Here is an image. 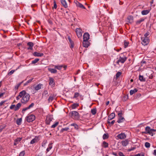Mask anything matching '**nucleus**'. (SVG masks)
Wrapping results in <instances>:
<instances>
[{
    "label": "nucleus",
    "mask_w": 156,
    "mask_h": 156,
    "mask_svg": "<svg viewBox=\"0 0 156 156\" xmlns=\"http://www.w3.org/2000/svg\"><path fill=\"white\" fill-rule=\"evenodd\" d=\"M19 96L21 98V103L23 104H26L29 101L30 97V94L24 90L20 92Z\"/></svg>",
    "instance_id": "1"
},
{
    "label": "nucleus",
    "mask_w": 156,
    "mask_h": 156,
    "mask_svg": "<svg viewBox=\"0 0 156 156\" xmlns=\"http://www.w3.org/2000/svg\"><path fill=\"white\" fill-rule=\"evenodd\" d=\"M127 58L122 53L119 55L117 61L116 62L119 65L120 63L123 64L127 60Z\"/></svg>",
    "instance_id": "2"
},
{
    "label": "nucleus",
    "mask_w": 156,
    "mask_h": 156,
    "mask_svg": "<svg viewBox=\"0 0 156 156\" xmlns=\"http://www.w3.org/2000/svg\"><path fill=\"white\" fill-rule=\"evenodd\" d=\"M69 115L75 120H78L80 119V115L76 111H73L70 112L69 113Z\"/></svg>",
    "instance_id": "3"
},
{
    "label": "nucleus",
    "mask_w": 156,
    "mask_h": 156,
    "mask_svg": "<svg viewBox=\"0 0 156 156\" xmlns=\"http://www.w3.org/2000/svg\"><path fill=\"white\" fill-rule=\"evenodd\" d=\"M145 131L143 132L145 134H148L152 136H153L154 134V132L156 131V130L152 129H151L150 127L149 126H147L146 127L145 129Z\"/></svg>",
    "instance_id": "4"
},
{
    "label": "nucleus",
    "mask_w": 156,
    "mask_h": 156,
    "mask_svg": "<svg viewBox=\"0 0 156 156\" xmlns=\"http://www.w3.org/2000/svg\"><path fill=\"white\" fill-rule=\"evenodd\" d=\"M119 118L117 122L118 123H121L124 122L125 120L124 118L122 117V111H121L118 113Z\"/></svg>",
    "instance_id": "5"
},
{
    "label": "nucleus",
    "mask_w": 156,
    "mask_h": 156,
    "mask_svg": "<svg viewBox=\"0 0 156 156\" xmlns=\"http://www.w3.org/2000/svg\"><path fill=\"white\" fill-rule=\"evenodd\" d=\"M35 119V116L33 114L28 115L26 117L27 121L28 122H32Z\"/></svg>",
    "instance_id": "6"
},
{
    "label": "nucleus",
    "mask_w": 156,
    "mask_h": 156,
    "mask_svg": "<svg viewBox=\"0 0 156 156\" xmlns=\"http://www.w3.org/2000/svg\"><path fill=\"white\" fill-rule=\"evenodd\" d=\"M141 40L142 41L141 43L144 45H146L149 42V39L148 37H141Z\"/></svg>",
    "instance_id": "7"
},
{
    "label": "nucleus",
    "mask_w": 156,
    "mask_h": 156,
    "mask_svg": "<svg viewBox=\"0 0 156 156\" xmlns=\"http://www.w3.org/2000/svg\"><path fill=\"white\" fill-rule=\"evenodd\" d=\"M76 35L79 38H81L82 34V30L80 28H76Z\"/></svg>",
    "instance_id": "8"
},
{
    "label": "nucleus",
    "mask_w": 156,
    "mask_h": 156,
    "mask_svg": "<svg viewBox=\"0 0 156 156\" xmlns=\"http://www.w3.org/2000/svg\"><path fill=\"white\" fill-rule=\"evenodd\" d=\"M53 119V116L52 115H50L47 116L46 118L45 122L46 124H49L52 121Z\"/></svg>",
    "instance_id": "9"
},
{
    "label": "nucleus",
    "mask_w": 156,
    "mask_h": 156,
    "mask_svg": "<svg viewBox=\"0 0 156 156\" xmlns=\"http://www.w3.org/2000/svg\"><path fill=\"white\" fill-rule=\"evenodd\" d=\"M117 137L118 139H125L126 137V135L125 133H121L118 134L117 136Z\"/></svg>",
    "instance_id": "10"
},
{
    "label": "nucleus",
    "mask_w": 156,
    "mask_h": 156,
    "mask_svg": "<svg viewBox=\"0 0 156 156\" xmlns=\"http://www.w3.org/2000/svg\"><path fill=\"white\" fill-rule=\"evenodd\" d=\"M49 85L51 86L52 87H54L55 83L54 79L52 77H50L49 78Z\"/></svg>",
    "instance_id": "11"
},
{
    "label": "nucleus",
    "mask_w": 156,
    "mask_h": 156,
    "mask_svg": "<svg viewBox=\"0 0 156 156\" xmlns=\"http://www.w3.org/2000/svg\"><path fill=\"white\" fill-rule=\"evenodd\" d=\"M83 41H88L89 39L90 35L88 33H85L83 35Z\"/></svg>",
    "instance_id": "12"
},
{
    "label": "nucleus",
    "mask_w": 156,
    "mask_h": 156,
    "mask_svg": "<svg viewBox=\"0 0 156 156\" xmlns=\"http://www.w3.org/2000/svg\"><path fill=\"white\" fill-rule=\"evenodd\" d=\"M39 136H36L35 137V138L33 139L31 141L30 143L31 144H33L35 143L36 142H37L39 140Z\"/></svg>",
    "instance_id": "13"
},
{
    "label": "nucleus",
    "mask_w": 156,
    "mask_h": 156,
    "mask_svg": "<svg viewBox=\"0 0 156 156\" xmlns=\"http://www.w3.org/2000/svg\"><path fill=\"white\" fill-rule=\"evenodd\" d=\"M27 45L29 46V47L27 48L28 50H33V48L34 45V44L32 42H29L27 43Z\"/></svg>",
    "instance_id": "14"
},
{
    "label": "nucleus",
    "mask_w": 156,
    "mask_h": 156,
    "mask_svg": "<svg viewBox=\"0 0 156 156\" xmlns=\"http://www.w3.org/2000/svg\"><path fill=\"white\" fill-rule=\"evenodd\" d=\"M22 139V137H18L14 140V145L15 146L16 145L20 142Z\"/></svg>",
    "instance_id": "15"
},
{
    "label": "nucleus",
    "mask_w": 156,
    "mask_h": 156,
    "mask_svg": "<svg viewBox=\"0 0 156 156\" xmlns=\"http://www.w3.org/2000/svg\"><path fill=\"white\" fill-rule=\"evenodd\" d=\"M90 45V43L88 41H83V46L85 48H87Z\"/></svg>",
    "instance_id": "16"
},
{
    "label": "nucleus",
    "mask_w": 156,
    "mask_h": 156,
    "mask_svg": "<svg viewBox=\"0 0 156 156\" xmlns=\"http://www.w3.org/2000/svg\"><path fill=\"white\" fill-rule=\"evenodd\" d=\"M33 55L36 57H42L43 56L44 54L43 53L35 52L33 53Z\"/></svg>",
    "instance_id": "17"
},
{
    "label": "nucleus",
    "mask_w": 156,
    "mask_h": 156,
    "mask_svg": "<svg viewBox=\"0 0 156 156\" xmlns=\"http://www.w3.org/2000/svg\"><path fill=\"white\" fill-rule=\"evenodd\" d=\"M76 5L77 7H79L81 9H86L85 7L82 4L78 2H77L76 3Z\"/></svg>",
    "instance_id": "18"
},
{
    "label": "nucleus",
    "mask_w": 156,
    "mask_h": 156,
    "mask_svg": "<svg viewBox=\"0 0 156 156\" xmlns=\"http://www.w3.org/2000/svg\"><path fill=\"white\" fill-rule=\"evenodd\" d=\"M115 117V114L114 113H112L110 114L108 117V119L109 120L113 119Z\"/></svg>",
    "instance_id": "19"
},
{
    "label": "nucleus",
    "mask_w": 156,
    "mask_h": 156,
    "mask_svg": "<svg viewBox=\"0 0 156 156\" xmlns=\"http://www.w3.org/2000/svg\"><path fill=\"white\" fill-rule=\"evenodd\" d=\"M22 103L19 102L18 103L16 106H15L14 108V111H16L18 110L22 105Z\"/></svg>",
    "instance_id": "20"
},
{
    "label": "nucleus",
    "mask_w": 156,
    "mask_h": 156,
    "mask_svg": "<svg viewBox=\"0 0 156 156\" xmlns=\"http://www.w3.org/2000/svg\"><path fill=\"white\" fill-rule=\"evenodd\" d=\"M122 145V146H126L129 144V140H125L122 141L121 142Z\"/></svg>",
    "instance_id": "21"
},
{
    "label": "nucleus",
    "mask_w": 156,
    "mask_h": 156,
    "mask_svg": "<svg viewBox=\"0 0 156 156\" xmlns=\"http://www.w3.org/2000/svg\"><path fill=\"white\" fill-rule=\"evenodd\" d=\"M61 2L63 7L65 8L68 7L67 3L65 0H60Z\"/></svg>",
    "instance_id": "22"
},
{
    "label": "nucleus",
    "mask_w": 156,
    "mask_h": 156,
    "mask_svg": "<svg viewBox=\"0 0 156 156\" xmlns=\"http://www.w3.org/2000/svg\"><path fill=\"white\" fill-rule=\"evenodd\" d=\"M43 85L41 84H39L34 87V89L36 90H38L40 89Z\"/></svg>",
    "instance_id": "23"
},
{
    "label": "nucleus",
    "mask_w": 156,
    "mask_h": 156,
    "mask_svg": "<svg viewBox=\"0 0 156 156\" xmlns=\"http://www.w3.org/2000/svg\"><path fill=\"white\" fill-rule=\"evenodd\" d=\"M79 106V104L77 103H74L71 105V108L73 109H76Z\"/></svg>",
    "instance_id": "24"
},
{
    "label": "nucleus",
    "mask_w": 156,
    "mask_h": 156,
    "mask_svg": "<svg viewBox=\"0 0 156 156\" xmlns=\"http://www.w3.org/2000/svg\"><path fill=\"white\" fill-rule=\"evenodd\" d=\"M102 146L104 148H106L108 147V144L106 142L104 141L102 143Z\"/></svg>",
    "instance_id": "25"
},
{
    "label": "nucleus",
    "mask_w": 156,
    "mask_h": 156,
    "mask_svg": "<svg viewBox=\"0 0 156 156\" xmlns=\"http://www.w3.org/2000/svg\"><path fill=\"white\" fill-rule=\"evenodd\" d=\"M149 12L150 10H143L141 11V14L143 15H146Z\"/></svg>",
    "instance_id": "26"
},
{
    "label": "nucleus",
    "mask_w": 156,
    "mask_h": 156,
    "mask_svg": "<svg viewBox=\"0 0 156 156\" xmlns=\"http://www.w3.org/2000/svg\"><path fill=\"white\" fill-rule=\"evenodd\" d=\"M138 90L136 88H135L133 90H131L129 91L130 94L131 95H132L134 94Z\"/></svg>",
    "instance_id": "27"
},
{
    "label": "nucleus",
    "mask_w": 156,
    "mask_h": 156,
    "mask_svg": "<svg viewBox=\"0 0 156 156\" xmlns=\"http://www.w3.org/2000/svg\"><path fill=\"white\" fill-rule=\"evenodd\" d=\"M145 20L144 18H141L140 19L137 20L136 22V25H139L142 22L144 21Z\"/></svg>",
    "instance_id": "28"
},
{
    "label": "nucleus",
    "mask_w": 156,
    "mask_h": 156,
    "mask_svg": "<svg viewBox=\"0 0 156 156\" xmlns=\"http://www.w3.org/2000/svg\"><path fill=\"white\" fill-rule=\"evenodd\" d=\"M48 71L51 73H55L57 72V71L55 69H52V68H48Z\"/></svg>",
    "instance_id": "29"
},
{
    "label": "nucleus",
    "mask_w": 156,
    "mask_h": 156,
    "mask_svg": "<svg viewBox=\"0 0 156 156\" xmlns=\"http://www.w3.org/2000/svg\"><path fill=\"white\" fill-rule=\"evenodd\" d=\"M23 81L17 84L16 85L15 87V90H17L19 88V87L20 86V85L21 84L23 83Z\"/></svg>",
    "instance_id": "30"
},
{
    "label": "nucleus",
    "mask_w": 156,
    "mask_h": 156,
    "mask_svg": "<svg viewBox=\"0 0 156 156\" xmlns=\"http://www.w3.org/2000/svg\"><path fill=\"white\" fill-rule=\"evenodd\" d=\"M69 129V128L68 127H66L65 128H62L60 130V133H62L65 131H67Z\"/></svg>",
    "instance_id": "31"
},
{
    "label": "nucleus",
    "mask_w": 156,
    "mask_h": 156,
    "mask_svg": "<svg viewBox=\"0 0 156 156\" xmlns=\"http://www.w3.org/2000/svg\"><path fill=\"white\" fill-rule=\"evenodd\" d=\"M52 143H50L48 146V147L46 149V151L47 152H48L50 151V150L52 148V146H51Z\"/></svg>",
    "instance_id": "32"
},
{
    "label": "nucleus",
    "mask_w": 156,
    "mask_h": 156,
    "mask_svg": "<svg viewBox=\"0 0 156 156\" xmlns=\"http://www.w3.org/2000/svg\"><path fill=\"white\" fill-rule=\"evenodd\" d=\"M53 96L52 95H50L48 99V101L49 102H51L53 100Z\"/></svg>",
    "instance_id": "33"
},
{
    "label": "nucleus",
    "mask_w": 156,
    "mask_h": 156,
    "mask_svg": "<svg viewBox=\"0 0 156 156\" xmlns=\"http://www.w3.org/2000/svg\"><path fill=\"white\" fill-rule=\"evenodd\" d=\"M55 68L58 70H61L62 67L63 65L55 66Z\"/></svg>",
    "instance_id": "34"
},
{
    "label": "nucleus",
    "mask_w": 156,
    "mask_h": 156,
    "mask_svg": "<svg viewBox=\"0 0 156 156\" xmlns=\"http://www.w3.org/2000/svg\"><path fill=\"white\" fill-rule=\"evenodd\" d=\"M139 80L141 81H145V78H144L142 76H141L140 75L139 76Z\"/></svg>",
    "instance_id": "35"
},
{
    "label": "nucleus",
    "mask_w": 156,
    "mask_h": 156,
    "mask_svg": "<svg viewBox=\"0 0 156 156\" xmlns=\"http://www.w3.org/2000/svg\"><path fill=\"white\" fill-rule=\"evenodd\" d=\"M22 120L21 118L18 119L16 121V123L18 125H20L21 124V122Z\"/></svg>",
    "instance_id": "36"
},
{
    "label": "nucleus",
    "mask_w": 156,
    "mask_h": 156,
    "mask_svg": "<svg viewBox=\"0 0 156 156\" xmlns=\"http://www.w3.org/2000/svg\"><path fill=\"white\" fill-rule=\"evenodd\" d=\"M109 137V136L108 134L105 133L103 136V139L104 140H105L108 139Z\"/></svg>",
    "instance_id": "37"
},
{
    "label": "nucleus",
    "mask_w": 156,
    "mask_h": 156,
    "mask_svg": "<svg viewBox=\"0 0 156 156\" xmlns=\"http://www.w3.org/2000/svg\"><path fill=\"white\" fill-rule=\"evenodd\" d=\"M129 44V42L128 41H124V48H126L127 47H128Z\"/></svg>",
    "instance_id": "38"
},
{
    "label": "nucleus",
    "mask_w": 156,
    "mask_h": 156,
    "mask_svg": "<svg viewBox=\"0 0 156 156\" xmlns=\"http://www.w3.org/2000/svg\"><path fill=\"white\" fill-rule=\"evenodd\" d=\"M92 114L93 115H94L96 113V108H93L91 110V111Z\"/></svg>",
    "instance_id": "39"
},
{
    "label": "nucleus",
    "mask_w": 156,
    "mask_h": 156,
    "mask_svg": "<svg viewBox=\"0 0 156 156\" xmlns=\"http://www.w3.org/2000/svg\"><path fill=\"white\" fill-rule=\"evenodd\" d=\"M39 60V59L38 58H35L34 60L32 61V64H35L37 63Z\"/></svg>",
    "instance_id": "40"
},
{
    "label": "nucleus",
    "mask_w": 156,
    "mask_h": 156,
    "mask_svg": "<svg viewBox=\"0 0 156 156\" xmlns=\"http://www.w3.org/2000/svg\"><path fill=\"white\" fill-rule=\"evenodd\" d=\"M122 73L120 72H118L116 74V78L117 79L121 75Z\"/></svg>",
    "instance_id": "41"
},
{
    "label": "nucleus",
    "mask_w": 156,
    "mask_h": 156,
    "mask_svg": "<svg viewBox=\"0 0 156 156\" xmlns=\"http://www.w3.org/2000/svg\"><path fill=\"white\" fill-rule=\"evenodd\" d=\"M79 96V94L78 92H75L73 97V98H75L78 97Z\"/></svg>",
    "instance_id": "42"
},
{
    "label": "nucleus",
    "mask_w": 156,
    "mask_h": 156,
    "mask_svg": "<svg viewBox=\"0 0 156 156\" xmlns=\"http://www.w3.org/2000/svg\"><path fill=\"white\" fill-rule=\"evenodd\" d=\"M59 124V122H57L55 123L52 125L51 127V128H54L56 127Z\"/></svg>",
    "instance_id": "43"
},
{
    "label": "nucleus",
    "mask_w": 156,
    "mask_h": 156,
    "mask_svg": "<svg viewBox=\"0 0 156 156\" xmlns=\"http://www.w3.org/2000/svg\"><path fill=\"white\" fill-rule=\"evenodd\" d=\"M115 122V120H112L111 122L109 121H108V123L110 126H112L114 123Z\"/></svg>",
    "instance_id": "44"
},
{
    "label": "nucleus",
    "mask_w": 156,
    "mask_h": 156,
    "mask_svg": "<svg viewBox=\"0 0 156 156\" xmlns=\"http://www.w3.org/2000/svg\"><path fill=\"white\" fill-rule=\"evenodd\" d=\"M70 125L72 126H74L75 128V129H78V126L76 124L73 123L72 124H71Z\"/></svg>",
    "instance_id": "45"
},
{
    "label": "nucleus",
    "mask_w": 156,
    "mask_h": 156,
    "mask_svg": "<svg viewBox=\"0 0 156 156\" xmlns=\"http://www.w3.org/2000/svg\"><path fill=\"white\" fill-rule=\"evenodd\" d=\"M68 40L70 42V43L71 44L72 46L73 44V41L71 40V39L69 36H68Z\"/></svg>",
    "instance_id": "46"
},
{
    "label": "nucleus",
    "mask_w": 156,
    "mask_h": 156,
    "mask_svg": "<svg viewBox=\"0 0 156 156\" xmlns=\"http://www.w3.org/2000/svg\"><path fill=\"white\" fill-rule=\"evenodd\" d=\"M5 127V125H1L0 126V133H1L3 129H4Z\"/></svg>",
    "instance_id": "47"
},
{
    "label": "nucleus",
    "mask_w": 156,
    "mask_h": 156,
    "mask_svg": "<svg viewBox=\"0 0 156 156\" xmlns=\"http://www.w3.org/2000/svg\"><path fill=\"white\" fill-rule=\"evenodd\" d=\"M145 146L146 147H149L150 146V144L148 142H146L145 143Z\"/></svg>",
    "instance_id": "48"
},
{
    "label": "nucleus",
    "mask_w": 156,
    "mask_h": 156,
    "mask_svg": "<svg viewBox=\"0 0 156 156\" xmlns=\"http://www.w3.org/2000/svg\"><path fill=\"white\" fill-rule=\"evenodd\" d=\"M25 154V151H23L20 152L19 154V156H24Z\"/></svg>",
    "instance_id": "49"
},
{
    "label": "nucleus",
    "mask_w": 156,
    "mask_h": 156,
    "mask_svg": "<svg viewBox=\"0 0 156 156\" xmlns=\"http://www.w3.org/2000/svg\"><path fill=\"white\" fill-rule=\"evenodd\" d=\"M28 109H29L28 107L26 108H23L22 110V112L23 113H24L25 111H26V110H27Z\"/></svg>",
    "instance_id": "50"
},
{
    "label": "nucleus",
    "mask_w": 156,
    "mask_h": 156,
    "mask_svg": "<svg viewBox=\"0 0 156 156\" xmlns=\"http://www.w3.org/2000/svg\"><path fill=\"white\" fill-rule=\"evenodd\" d=\"M34 103H32L28 107L29 108V109H30L31 108H33L34 106Z\"/></svg>",
    "instance_id": "51"
},
{
    "label": "nucleus",
    "mask_w": 156,
    "mask_h": 156,
    "mask_svg": "<svg viewBox=\"0 0 156 156\" xmlns=\"http://www.w3.org/2000/svg\"><path fill=\"white\" fill-rule=\"evenodd\" d=\"M14 71H15V70H11V71H10L8 73V75H11L12 74L14 73Z\"/></svg>",
    "instance_id": "52"
},
{
    "label": "nucleus",
    "mask_w": 156,
    "mask_h": 156,
    "mask_svg": "<svg viewBox=\"0 0 156 156\" xmlns=\"http://www.w3.org/2000/svg\"><path fill=\"white\" fill-rule=\"evenodd\" d=\"M6 100L2 101L1 102H0V107L2 105L6 102Z\"/></svg>",
    "instance_id": "53"
},
{
    "label": "nucleus",
    "mask_w": 156,
    "mask_h": 156,
    "mask_svg": "<svg viewBox=\"0 0 156 156\" xmlns=\"http://www.w3.org/2000/svg\"><path fill=\"white\" fill-rule=\"evenodd\" d=\"M57 5L56 2L55 1H54V6H53V8H54L55 9H56L57 8Z\"/></svg>",
    "instance_id": "54"
},
{
    "label": "nucleus",
    "mask_w": 156,
    "mask_h": 156,
    "mask_svg": "<svg viewBox=\"0 0 156 156\" xmlns=\"http://www.w3.org/2000/svg\"><path fill=\"white\" fill-rule=\"evenodd\" d=\"M150 33L149 32H147L144 35V37H147L149 35Z\"/></svg>",
    "instance_id": "55"
},
{
    "label": "nucleus",
    "mask_w": 156,
    "mask_h": 156,
    "mask_svg": "<svg viewBox=\"0 0 156 156\" xmlns=\"http://www.w3.org/2000/svg\"><path fill=\"white\" fill-rule=\"evenodd\" d=\"M119 156H126L125 155L123 154V153L122 152H119Z\"/></svg>",
    "instance_id": "56"
},
{
    "label": "nucleus",
    "mask_w": 156,
    "mask_h": 156,
    "mask_svg": "<svg viewBox=\"0 0 156 156\" xmlns=\"http://www.w3.org/2000/svg\"><path fill=\"white\" fill-rule=\"evenodd\" d=\"M127 19L129 20H131L132 21L133 20V18L132 16H129L128 17Z\"/></svg>",
    "instance_id": "57"
},
{
    "label": "nucleus",
    "mask_w": 156,
    "mask_h": 156,
    "mask_svg": "<svg viewBox=\"0 0 156 156\" xmlns=\"http://www.w3.org/2000/svg\"><path fill=\"white\" fill-rule=\"evenodd\" d=\"M15 105H12L10 107V108L11 109H12L14 108H15Z\"/></svg>",
    "instance_id": "58"
},
{
    "label": "nucleus",
    "mask_w": 156,
    "mask_h": 156,
    "mask_svg": "<svg viewBox=\"0 0 156 156\" xmlns=\"http://www.w3.org/2000/svg\"><path fill=\"white\" fill-rule=\"evenodd\" d=\"M135 149V147H131V148L130 149L128 150V151H131L134 150Z\"/></svg>",
    "instance_id": "59"
},
{
    "label": "nucleus",
    "mask_w": 156,
    "mask_h": 156,
    "mask_svg": "<svg viewBox=\"0 0 156 156\" xmlns=\"http://www.w3.org/2000/svg\"><path fill=\"white\" fill-rule=\"evenodd\" d=\"M34 79V78H32L30 79H29V80H28L27 81V83H30V82H32V81Z\"/></svg>",
    "instance_id": "60"
},
{
    "label": "nucleus",
    "mask_w": 156,
    "mask_h": 156,
    "mask_svg": "<svg viewBox=\"0 0 156 156\" xmlns=\"http://www.w3.org/2000/svg\"><path fill=\"white\" fill-rule=\"evenodd\" d=\"M136 156H144V155L143 154H138L136 155Z\"/></svg>",
    "instance_id": "61"
},
{
    "label": "nucleus",
    "mask_w": 156,
    "mask_h": 156,
    "mask_svg": "<svg viewBox=\"0 0 156 156\" xmlns=\"http://www.w3.org/2000/svg\"><path fill=\"white\" fill-rule=\"evenodd\" d=\"M146 62L145 61H142L141 62V65L142 66H143V65L144 64H146Z\"/></svg>",
    "instance_id": "62"
},
{
    "label": "nucleus",
    "mask_w": 156,
    "mask_h": 156,
    "mask_svg": "<svg viewBox=\"0 0 156 156\" xmlns=\"http://www.w3.org/2000/svg\"><path fill=\"white\" fill-rule=\"evenodd\" d=\"M112 154L115 155V156H117V154L116 153H115L114 152H112Z\"/></svg>",
    "instance_id": "63"
},
{
    "label": "nucleus",
    "mask_w": 156,
    "mask_h": 156,
    "mask_svg": "<svg viewBox=\"0 0 156 156\" xmlns=\"http://www.w3.org/2000/svg\"><path fill=\"white\" fill-rule=\"evenodd\" d=\"M153 154L154 155L156 156V150H154V153H153Z\"/></svg>",
    "instance_id": "64"
}]
</instances>
